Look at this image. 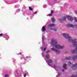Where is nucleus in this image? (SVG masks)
Wrapping results in <instances>:
<instances>
[{
  "label": "nucleus",
  "instance_id": "nucleus-11",
  "mask_svg": "<svg viewBox=\"0 0 77 77\" xmlns=\"http://www.w3.org/2000/svg\"><path fill=\"white\" fill-rule=\"evenodd\" d=\"M45 30H46V28L45 27V26H43L42 29V32H44V31H45Z\"/></svg>",
  "mask_w": 77,
  "mask_h": 77
},
{
  "label": "nucleus",
  "instance_id": "nucleus-18",
  "mask_svg": "<svg viewBox=\"0 0 77 77\" xmlns=\"http://www.w3.org/2000/svg\"><path fill=\"white\" fill-rule=\"evenodd\" d=\"M66 64H63V68H64L65 69H66Z\"/></svg>",
  "mask_w": 77,
  "mask_h": 77
},
{
  "label": "nucleus",
  "instance_id": "nucleus-35",
  "mask_svg": "<svg viewBox=\"0 0 77 77\" xmlns=\"http://www.w3.org/2000/svg\"><path fill=\"white\" fill-rule=\"evenodd\" d=\"M51 14H53V11H51Z\"/></svg>",
  "mask_w": 77,
  "mask_h": 77
},
{
  "label": "nucleus",
  "instance_id": "nucleus-14",
  "mask_svg": "<svg viewBox=\"0 0 77 77\" xmlns=\"http://www.w3.org/2000/svg\"><path fill=\"white\" fill-rule=\"evenodd\" d=\"M55 26V24H50L48 25V27H53Z\"/></svg>",
  "mask_w": 77,
  "mask_h": 77
},
{
  "label": "nucleus",
  "instance_id": "nucleus-22",
  "mask_svg": "<svg viewBox=\"0 0 77 77\" xmlns=\"http://www.w3.org/2000/svg\"><path fill=\"white\" fill-rule=\"evenodd\" d=\"M58 74L57 75L56 77H59V75H61V74H60L59 72H57Z\"/></svg>",
  "mask_w": 77,
  "mask_h": 77
},
{
  "label": "nucleus",
  "instance_id": "nucleus-13",
  "mask_svg": "<svg viewBox=\"0 0 77 77\" xmlns=\"http://www.w3.org/2000/svg\"><path fill=\"white\" fill-rule=\"evenodd\" d=\"M77 59V55H76L75 56H74L72 57V59L73 60H75Z\"/></svg>",
  "mask_w": 77,
  "mask_h": 77
},
{
  "label": "nucleus",
  "instance_id": "nucleus-17",
  "mask_svg": "<svg viewBox=\"0 0 77 77\" xmlns=\"http://www.w3.org/2000/svg\"><path fill=\"white\" fill-rule=\"evenodd\" d=\"M52 22L53 23H54V21H55V19L54 17H52L51 18Z\"/></svg>",
  "mask_w": 77,
  "mask_h": 77
},
{
  "label": "nucleus",
  "instance_id": "nucleus-10",
  "mask_svg": "<svg viewBox=\"0 0 77 77\" xmlns=\"http://www.w3.org/2000/svg\"><path fill=\"white\" fill-rule=\"evenodd\" d=\"M60 22H62V21H66V17H63L62 19L60 20Z\"/></svg>",
  "mask_w": 77,
  "mask_h": 77
},
{
  "label": "nucleus",
  "instance_id": "nucleus-27",
  "mask_svg": "<svg viewBox=\"0 0 77 77\" xmlns=\"http://www.w3.org/2000/svg\"><path fill=\"white\" fill-rule=\"evenodd\" d=\"M30 58L31 57L30 56H26V59H30Z\"/></svg>",
  "mask_w": 77,
  "mask_h": 77
},
{
  "label": "nucleus",
  "instance_id": "nucleus-39",
  "mask_svg": "<svg viewBox=\"0 0 77 77\" xmlns=\"http://www.w3.org/2000/svg\"><path fill=\"white\" fill-rule=\"evenodd\" d=\"M12 59H13V60H15V59H14V58H12Z\"/></svg>",
  "mask_w": 77,
  "mask_h": 77
},
{
  "label": "nucleus",
  "instance_id": "nucleus-8",
  "mask_svg": "<svg viewBox=\"0 0 77 77\" xmlns=\"http://www.w3.org/2000/svg\"><path fill=\"white\" fill-rule=\"evenodd\" d=\"M68 27H71L72 28H74L75 26L72 24H69L67 25Z\"/></svg>",
  "mask_w": 77,
  "mask_h": 77
},
{
  "label": "nucleus",
  "instance_id": "nucleus-7",
  "mask_svg": "<svg viewBox=\"0 0 77 77\" xmlns=\"http://www.w3.org/2000/svg\"><path fill=\"white\" fill-rule=\"evenodd\" d=\"M51 50L53 51H55L56 53H57V54H59V53H60V50H57L56 49L53 48L51 49Z\"/></svg>",
  "mask_w": 77,
  "mask_h": 77
},
{
  "label": "nucleus",
  "instance_id": "nucleus-29",
  "mask_svg": "<svg viewBox=\"0 0 77 77\" xmlns=\"http://www.w3.org/2000/svg\"><path fill=\"white\" fill-rule=\"evenodd\" d=\"M53 68H56V66L55 65H54L53 66Z\"/></svg>",
  "mask_w": 77,
  "mask_h": 77
},
{
  "label": "nucleus",
  "instance_id": "nucleus-31",
  "mask_svg": "<svg viewBox=\"0 0 77 77\" xmlns=\"http://www.w3.org/2000/svg\"><path fill=\"white\" fill-rule=\"evenodd\" d=\"M37 13H38V12L37 11H36L34 13V14H37Z\"/></svg>",
  "mask_w": 77,
  "mask_h": 77
},
{
  "label": "nucleus",
  "instance_id": "nucleus-20",
  "mask_svg": "<svg viewBox=\"0 0 77 77\" xmlns=\"http://www.w3.org/2000/svg\"><path fill=\"white\" fill-rule=\"evenodd\" d=\"M20 7V5H16L15 6V8H18Z\"/></svg>",
  "mask_w": 77,
  "mask_h": 77
},
{
  "label": "nucleus",
  "instance_id": "nucleus-33",
  "mask_svg": "<svg viewBox=\"0 0 77 77\" xmlns=\"http://www.w3.org/2000/svg\"><path fill=\"white\" fill-rule=\"evenodd\" d=\"M68 63L69 64H70V65H72V63H71L69 61L68 62Z\"/></svg>",
  "mask_w": 77,
  "mask_h": 77
},
{
  "label": "nucleus",
  "instance_id": "nucleus-19",
  "mask_svg": "<svg viewBox=\"0 0 77 77\" xmlns=\"http://www.w3.org/2000/svg\"><path fill=\"white\" fill-rule=\"evenodd\" d=\"M5 2V3H7V4H8V5H10V4H11V2H9L8 1H7Z\"/></svg>",
  "mask_w": 77,
  "mask_h": 77
},
{
  "label": "nucleus",
  "instance_id": "nucleus-21",
  "mask_svg": "<svg viewBox=\"0 0 77 77\" xmlns=\"http://www.w3.org/2000/svg\"><path fill=\"white\" fill-rule=\"evenodd\" d=\"M51 30H54V31H55V32H56V31H57V30H56V29H53L52 28H51Z\"/></svg>",
  "mask_w": 77,
  "mask_h": 77
},
{
  "label": "nucleus",
  "instance_id": "nucleus-23",
  "mask_svg": "<svg viewBox=\"0 0 77 77\" xmlns=\"http://www.w3.org/2000/svg\"><path fill=\"white\" fill-rule=\"evenodd\" d=\"M20 11V9H17L16 11V13H18V12H19Z\"/></svg>",
  "mask_w": 77,
  "mask_h": 77
},
{
  "label": "nucleus",
  "instance_id": "nucleus-2",
  "mask_svg": "<svg viewBox=\"0 0 77 77\" xmlns=\"http://www.w3.org/2000/svg\"><path fill=\"white\" fill-rule=\"evenodd\" d=\"M23 73V77H26V76H30L29 75V72L25 70L23 72V71L22 70H20V71L19 70H16L14 72L15 76L16 77H21V74Z\"/></svg>",
  "mask_w": 77,
  "mask_h": 77
},
{
  "label": "nucleus",
  "instance_id": "nucleus-36",
  "mask_svg": "<svg viewBox=\"0 0 77 77\" xmlns=\"http://www.w3.org/2000/svg\"><path fill=\"white\" fill-rule=\"evenodd\" d=\"M3 36V33H1L0 34V36Z\"/></svg>",
  "mask_w": 77,
  "mask_h": 77
},
{
  "label": "nucleus",
  "instance_id": "nucleus-43",
  "mask_svg": "<svg viewBox=\"0 0 77 77\" xmlns=\"http://www.w3.org/2000/svg\"><path fill=\"white\" fill-rule=\"evenodd\" d=\"M25 60H26V59H25Z\"/></svg>",
  "mask_w": 77,
  "mask_h": 77
},
{
  "label": "nucleus",
  "instance_id": "nucleus-44",
  "mask_svg": "<svg viewBox=\"0 0 77 77\" xmlns=\"http://www.w3.org/2000/svg\"><path fill=\"white\" fill-rule=\"evenodd\" d=\"M14 14H15V13Z\"/></svg>",
  "mask_w": 77,
  "mask_h": 77
},
{
  "label": "nucleus",
  "instance_id": "nucleus-9",
  "mask_svg": "<svg viewBox=\"0 0 77 77\" xmlns=\"http://www.w3.org/2000/svg\"><path fill=\"white\" fill-rule=\"evenodd\" d=\"M4 38H5L6 40H8L9 39V37L8 35L5 34L4 35Z\"/></svg>",
  "mask_w": 77,
  "mask_h": 77
},
{
  "label": "nucleus",
  "instance_id": "nucleus-34",
  "mask_svg": "<svg viewBox=\"0 0 77 77\" xmlns=\"http://www.w3.org/2000/svg\"><path fill=\"white\" fill-rule=\"evenodd\" d=\"M75 13L77 14V10H76L75 11Z\"/></svg>",
  "mask_w": 77,
  "mask_h": 77
},
{
  "label": "nucleus",
  "instance_id": "nucleus-37",
  "mask_svg": "<svg viewBox=\"0 0 77 77\" xmlns=\"http://www.w3.org/2000/svg\"><path fill=\"white\" fill-rule=\"evenodd\" d=\"M46 50V48H44V51H45Z\"/></svg>",
  "mask_w": 77,
  "mask_h": 77
},
{
  "label": "nucleus",
  "instance_id": "nucleus-1",
  "mask_svg": "<svg viewBox=\"0 0 77 77\" xmlns=\"http://www.w3.org/2000/svg\"><path fill=\"white\" fill-rule=\"evenodd\" d=\"M62 35L63 36V37L65 38H67L68 39V41L70 42H72L74 43L73 44V45L74 47H76V49H74L72 51V53L73 54H76L77 53V42L75 41L76 39H75L73 40L71 38V37L69 36V35L65 33L62 34Z\"/></svg>",
  "mask_w": 77,
  "mask_h": 77
},
{
  "label": "nucleus",
  "instance_id": "nucleus-38",
  "mask_svg": "<svg viewBox=\"0 0 77 77\" xmlns=\"http://www.w3.org/2000/svg\"><path fill=\"white\" fill-rule=\"evenodd\" d=\"M62 71H63H63H64V70L63 69H62Z\"/></svg>",
  "mask_w": 77,
  "mask_h": 77
},
{
  "label": "nucleus",
  "instance_id": "nucleus-42",
  "mask_svg": "<svg viewBox=\"0 0 77 77\" xmlns=\"http://www.w3.org/2000/svg\"><path fill=\"white\" fill-rule=\"evenodd\" d=\"M34 16V15H33V17Z\"/></svg>",
  "mask_w": 77,
  "mask_h": 77
},
{
  "label": "nucleus",
  "instance_id": "nucleus-26",
  "mask_svg": "<svg viewBox=\"0 0 77 77\" xmlns=\"http://www.w3.org/2000/svg\"><path fill=\"white\" fill-rule=\"evenodd\" d=\"M46 5H43V8H46Z\"/></svg>",
  "mask_w": 77,
  "mask_h": 77
},
{
  "label": "nucleus",
  "instance_id": "nucleus-3",
  "mask_svg": "<svg viewBox=\"0 0 77 77\" xmlns=\"http://www.w3.org/2000/svg\"><path fill=\"white\" fill-rule=\"evenodd\" d=\"M42 57H44L45 61H46V62H47L48 65L50 66H51L52 65V62H53V61L50 59V54H47L45 55V56H44V54L42 53Z\"/></svg>",
  "mask_w": 77,
  "mask_h": 77
},
{
  "label": "nucleus",
  "instance_id": "nucleus-28",
  "mask_svg": "<svg viewBox=\"0 0 77 77\" xmlns=\"http://www.w3.org/2000/svg\"><path fill=\"white\" fill-rule=\"evenodd\" d=\"M25 59V58L24 57V55H23L22 57H21L20 58V59Z\"/></svg>",
  "mask_w": 77,
  "mask_h": 77
},
{
  "label": "nucleus",
  "instance_id": "nucleus-40",
  "mask_svg": "<svg viewBox=\"0 0 77 77\" xmlns=\"http://www.w3.org/2000/svg\"><path fill=\"white\" fill-rule=\"evenodd\" d=\"M19 54H20V55L21 54V53H19Z\"/></svg>",
  "mask_w": 77,
  "mask_h": 77
},
{
  "label": "nucleus",
  "instance_id": "nucleus-25",
  "mask_svg": "<svg viewBox=\"0 0 77 77\" xmlns=\"http://www.w3.org/2000/svg\"><path fill=\"white\" fill-rule=\"evenodd\" d=\"M9 77V75L8 74L5 75V77Z\"/></svg>",
  "mask_w": 77,
  "mask_h": 77
},
{
  "label": "nucleus",
  "instance_id": "nucleus-16",
  "mask_svg": "<svg viewBox=\"0 0 77 77\" xmlns=\"http://www.w3.org/2000/svg\"><path fill=\"white\" fill-rule=\"evenodd\" d=\"M23 15L25 16L27 14V11H24L23 12Z\"/></svg>",
  "mask_w": 77,
  "mask_h": 77
},
{
  "label": "nucleus",
  "instance_id": "nucleus-12",
  "mask_svg": "<svg viewBox=\"0 0 77 77\" xmlns=\"http://www.w3.org/2000/svg\"><path fill=\"white\" fill-rule=\"evenodd\" d=\"M65 60H70L71 59V57L69 56L68 57H65L64 58Z\"/></svg>",
  "mask_w": 77,
  "mask_h": 77
},
{
  "label": "nucleus",
  "instance_id": "nucleus-6",
  "mask_svg": "<svg viewBox=\"0 0 77 77\" xmlns=\"http://www.w3.org/2000/svg\"><path fill=\"white\" fill-rule=\"evenodd\" d=\"M42 43L43 44V45L42 46V47L40 48V49L42 50V52L43 53V51H42L43 49H44V38H45V37H44V35L43 34L42 35Z\"/></svg>",
  "mask_w": 77,
  "mask_h": 77
},
{
  "label": "nucleus",
  "instance_id": "nucleus-4",
  "mask_svg": "<svg viewBox=\"0 0 77 77\" xmlns=\"http://www.w3.org/2000/svg\"><path fill=\"white\" fill-rule=\"evenodd\" d=\"M51 43L52 45H53L57 49H60V48H63L64 47V46H61L59 45H56V44L57 43L56 40L55 39H53L51 40Z\"/></svg>",
  "mask_w": 77,
  "mask_h": 77
},
{
  "label": "nucleus",
  "instance_id": "nucleus-15",
  "mask_svg": "<svg viewBox=\"0 0 77 77\" xmlns=\"http://www.w3.org/2000/svg\"><path fill=\"white\" fill-rule=\"evenodd\" d=\"M72 67H75L77 68V63H75V64H73Z\"/></svg>",
  "mask_w": 77,
  "mask_h": 77
},
{
  "label": "nucleus",
  "instance_id": "nucleus-30",
  "mask_svg": "<svg viewBox=\"0 0 77 77\" xmlns=\"http://www.w3.org/2000/svg\"><path fill=\"white\" fill-rule=\"evenodd\" d=\"M47 16H52V14H49L48 15H47Z\"/></svg>",
  "mask_w": 77,
  "mask_h": 77
},
{
  "label": "nucleus",
  "instance_id": "nucleus-32",
  "mask_svg": "<svg viewBox=\"0 0 77 77\" xmlns=\"http://www.w3.org/2000/svg\"><path fill=\"white\" fill-rule=\"evenodd\" d=\"M50 50H48L46 52V53H49V52H50Z\"/></svg>",
  "mask_w": 77,
  "mask_h": 77
},
{
  "label": "nucleus",
  "instance_id": "nucleus-24",
  "mask_svg": "<svg viewBox=\"0 0 77 77\" xmlns=\"http://www.w3.org/2000/svg\"><path fill=\"white\" fill-rule=\"evenodd\" d=\"M29 9L30 11H33V9H32V8L31 7H29Z\"/></svg>",
  "mask_w": 77,
  "mask_h": 77
},
{
  "label": "nucleus",
  "instance_id": "nucleus-45",
  "mask_svg": "<svg viewBox=\"0 0 77 77\" xmlns=\"http://www.w3.org/2000/svg\"><path fill=\"white\" fill-rule=\"evenodd\" d=\"M0 55H1V54H0Z\"/></svg>",
  "mask_w": 77,
  "mask_h": 77
},
{
  "label": "nucleus",
  "instance_id": "nucleus-41",
  "mask_svg": "<svg viewBox=\"0 0 77 77\" xmlns=\"http://www.w3.org/2000/svg\"><path fill=\"white\" fill-rule=\"evenodd\" d=\"M56 61H57V60H55V62H56Z\"/></svg>",
  "mask_w": 77,
  "mask_h": 77
},
{
  "label": "nucleus",
  "instance_id": "nucleus-5",
  "mask_svg": "<svg viewBox=\"0 0 77 77\" xmlns=\"http://www.w3.org/2000/svg\"><path fill=\"white\" fill-rule=\"evenodd\" d=\"M66 18H67V20L69 21H72L73 20H74L75 21V22H77V20L76 17H75L74 19L72 16L69 15H66Z\"/></svg>",
  "mask_w": 77,
  "mask_h": 77
}]
</instances>
